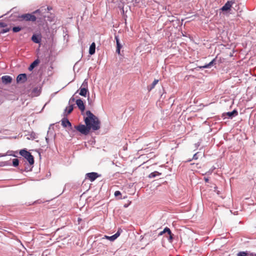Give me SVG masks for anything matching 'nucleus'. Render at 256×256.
<instances>
[{"label": "nucleus", "instance_id": "f257e3e1", "mask_svg": "<svg viewBox=\"0 0 256 256\" xmlns=\"http://www.w3.org/2000/svg\"><path fill=\"white\" fill-rule=\"evenodd\" d=\"M86 114L87 116L84 118V122L86 126L80 124L75 126V128L81 134L87 135L91 129L93 130H96L100 128V122L98 118L90 110H87Z\"/></svg>", "mask_w": 256, "mask_h": 256}, {"label": "nucleus", "instance_id": "f03ea898", "mask_svg": "<svg viewBox=\"0 0 256 256\" xmlns=\"http://www.w3.org/2000/svg\"><path fill=\"white\" fill-rule=\"evenodd\" d=\"M38 11L39 10H36L34 11L33 14H25L20 15L18 16V20L20 22L26 21L34 22L36 21V18L34 14H36Z\"/></svg>", "mask_w": 256, "mask_h": 256}, {"label": "nucleus", "instance_id": "7ed1b4c3", "mask_svg": "<svg viewBox=\"0 0 256 256\" xmlns=\"http://www.w3.org/2000/svg\"><path fill=\"white\" fill-rule=\"evenodd\" d=\"M20 154L26 159L30 165L34 164V158L29 152L24 149L20 151Z\"/></svg>", "mask_w": 256, "mask_h": 256}, {"label": "nucleus", "instance_id": "20e7f679", "mask_svg": "<svg viewBox=\"0 0 256 256\" xmlns=\"http://www.w3.org/2000/svg\"><path fill=\"white\" fill-rule=\"evenodd\" d=\"M79 90L80 95L84 96H86L88 94L89 95V92L88 88V82H86V80L83 82L82 86L80 88Z\"/></svg>", "mask_w": 256, "mask_h": 256}, {"label": "nucleus", "instance_id": "39448f33", "mask_svg": "<svg viewBox=\"0 0 256 256\" xmlns=\"http://www.w3.org/2000/svg\"><path fill=\"white\" fill-rule=\"evenodd\" d=\"M166 232L168 233V239L170 242H172L173 240V238H173V234L172 233V232L169 228L166 227V228H164V229L163 230V231L160 232L158 235L161 236L162 234L166 233Z\"/></svg>", "mask_w": 256, "mask_h": 256}, {"label": "nucleus", "instance_id": "423d86ee", "mask_svg": "<svg viewBox=\"0 0 256 256\" xmlns=\"http://www.w3.org/2000/svg\"><path fill=\"white\" fill-rule=\"evenodd\" d=\"M234 4H236L234 0L228 1L226 4H225L221 8V10L222 11H227L230 10V8Z\"/></svg>", "mask_w": 256, "mask_h": 256}, {"label": "nucleus", "instance_id": "0eeeda50", "mask_svg": "<svg viewBox=\"0 0 256 256\" xmlns=\"http://www.w3.org/2000/svg\"><path fill=\"white\" fill-rule=\"evenodd\" d=\"M86 178L89 179L91 182H94L100 176V175L96 172H92L86 174Z\"/></svg>", "mask_w": 256, "mask_h": 256}, {"label": "nucleus", "instance_id": "6e6552de", "mask_svg": "<svg viewBox=\"0 0 256 256\" xmlns=\"http://www.w3.org/2000/svg\"><path fill=\"white\" fill-rule=\"evenodd\" d=\"M27 80V76L26 74H20L16 78L18 83H24Z\"/></svg>", "mask_w": 256, "mask_h": 256}, {"label": "nucleus", "instance_id": "1a4fd4ad", "mask_svg": "<svg viewBox=\"0 0 256 256\" xmlns=\"http://www.w3.org/2000/svg\"><path fill=\"white\" fill-rule=\"evenodd\" d=\"M76 104L80 110L83 112L85 110V106L84 102L81 99H78L76 101Z\"/></svg>", "mask_w": 256, "mask_h": 256}, {"label": "nucleus", "instance_id": "9d476101", "mask_svg": "<svg viewBox=\"0 0 256 256\" xmlns=\"http://www.w3.org/2000/svg\"><path fill=\"white\" fill-rule=\"evenodd\" d=\"M2 80L3 83L8 84L12 82V78L9 76H2Z\"/></svg>", "mask_w": 256, "mask_h": 256}, {"label": "nucleus", "instance_id": "9b49d317", "mask_svg": "<svg viewBox=\"0 0 256 256\" xmlns=\"http://www.w3.org/2000/svg\"><path fill=\"white\" fill-rule=\"evenodd\" d=\"M62 125L64 127L66 128L67 126L71 127L72 124L70 121L67 118H62Z\"/></svg>", "mask_w": 256, "mask_h": 256}, {"label": "nucleus", "instance_id": "f8f14e48", "mask_svg": "<svg viewBox=\"0 0 256 256\" xmlns=\"http://www.w3.org/2000/svg\"><path fill=\"white\" fill-rule=\"evenodd\" d=\"M32 40L35 43L38 44L41 41V38L40 36L34 34L32 36Z\"/></svg>", "mask_w": 256, "mask_h": 256}, {"label": "nucleus", "instance_id": "ddd939ff", "mask_svg": "<svg viewBox=\"0 0 256 256\" xmlns=\"http://www.w3.org/2000/svg\"><path fill=\"white\" fill-rule=\"evenodd\" d=\"M95 50H96V44L94 42H92L90 47L89 54L91 55L94 54L95 53Z\"/></svg>", "mask_w": 256, "mask_h": 256}, {"label": "nucleus", "instance_id": "4468645a", "mask_svg": "<svg viewBox=\"0 0 256 256\" xmlns=\"http://www.w3.org/2000/svg\"><path fill=\"white\" fill-rule=\"evenodd\" d=\"M216 61V58L213 59L210 62H209L208 64H205L202 66H200V68H209L211 67L214 64V62Z\"/></svg>", "mask_w": 256, "mask_h": 256}, {"label": "nucleus", "instance_id": "2eb2a0df", "mask_svg": "<svg viewBox=\"0 0 256 256\" xmlns=\"http://www.w3.org/2000/svg\"><path fill=\"white\" fill-rule=\"evenodd\" d=\"M74 105L71 104L67 106L65 109V112H66V115L70 114L73 110Z\"/></svg>", "mask_w": 256, "mask_h": 256}, {"label": "nucleus", "instance_id": "dca6fc26", "mask_svg": "<svg viewBox=\"0 0 256 256\" xmlns=\"http://www.w3.org/2000/svg\"><path fill=\"white\" fill-rule=\"evenodd\" d=\"M39 60H35L30 66L28 70H32L35 66H36L39 63Z\"/></svg>", "mask_w": 256, "mask_h": 256}, {"label": "nucleus", "instance_id": "f3484780", "mask_svg": "<svg viewBox=\"0 0 256 256\" xmlns=\"http://www.w3.org/2000/svg\"><path fill=\"white\" fill-rule=\"evenodd\" d=\"M238 112L236 110H234L232 112H227L226 114L229 117L232 118L234 116L238 115Z\"/></svg>", "mask_w": 256, "mask_h": 256}, {"label": "nucleus", "instance_id": "a211bd4d", "mask_svg": "<svg viewBox=\"0 0 256 256\" xmlns=\"http://www.w3.org/2000/svg\"><path fill=\"white\" fill-rule=\"evenodd\" d=\"M105 238H106V239H108V240H110V241H114V240H115L114 238V236H104V238H102L101 239V240H104Z\"/></svg>", "mask_w": 256, "mask_h": 256}, {"label": "nucleus", "instance_id": "6ab92c4d", "mask_svg": "<svg viewBox=\"0 0 256 256\" xmlns=\"http://www.w3.org/2000/svg\"><path fill=\"white\" fill-rule=\"evenodd\" d=\"M19 164V160L17 158L13 159L12 160V165L16 167L18 166Z\"/></svg>", "mask_w": 256, "mask_h": 256}, {"label": "nucleus", "instance_id": "aec40b11", "mask_svg": "<svg viewBox=\"0 0 256 256\" xmlns=\"http://www.w3.org/2000/svg\"><path fill=\"white\" fill-rule=\"evenodd\" d=\"M22 29V28L21 27L15 26L12 28V31L14 32H20V30H21Z\"/></svg>", "mask_w": 256, "mask_h": 256}, {"label": "nucleus", "instance_id": "412c9836", "mask_svg": "<svg viewBox=\"0 0 256 256\" xmlns=\"http://www.w3.org/2000/svg\"><path fill=\"white\" fill-rule=\"evenodd\" d=\"M160 174L158 172H152L150 176H149V177L150 178H154L155 176H158V175H160Z\"/></svg>", "mask_w": 256, "mask_h": 256}, {"label": "nucleus", "instance_id": "4be33fe9", "mask_svg": "<svg viewBox=\"0 0 256 256\" xmlns=\"http://www.w3.org/2000/svg\"><path fill=\"white\" fill-rule=\"evenodd\" d=\"M158 80H154L151 85V88L150 90H151L152 88H154L155 86L158 83Z\"/></svg>", "mask_w": 256, "mask_h": 256}, {"label": "nucleus", "instance_id": "5701e85b", "mask_svg": "<svg viewBox=\"0 0 256 256\" xmlns=\"http://www.w3.org/2000/svg\"><path fill=\"white\" fill-rule=\"evenodd\" d=\"M248 253L245 252H240L238 254V256H248Z\"/></svg>", "mask_w": 256, "mask_h": 256}, {"label": "nucleus", "instance_id": "b1692460", "mask_svg": "<svg viewBox=\"0 0 256 256\" xmlns=\"http://www.w3.org/2000/svg\"><path fill=\"white\" fill-rule=\"evenodd\" d=\"M10 30V28H4L2 29L0 32V34H4V33H6V32H9Z\"/></svg>", "mask_w": 256, "mask_h": 256}, {"label": "nucleus", "instance_id": "393cba45", "mask_svg": "<svg viewBox=\"0 0 256 256\" xmlns=\"http://www.w3.org/2000/svg\"><path fill=\"white\" fill-rule=\"evenodd\" d=\"M120 235V230H118L113 235V236H114V239L116 240L117 238H118Z\"/></svg>", "mask_w": 256, "mask_h": 256}, {"label": "nucleus", "instance_id": "a878e982", "mask_svg": "<svg viewBox=\"0 0 256 256\" xmlns=\"http://www.w3.org/2000/svg\"><path fill=\"white\" fill-rule=\"evenodd\" d=\"M7 26V24L3 22H0V28H5Z\"/></svg>", "mask_w": 256, "mask_h": 256}, {"label": "nucleus", "instance_id": "bb28decb", "mask_svg": "<svg viewBox=\"0 0 256 256\" xmlns=\"http://www.w3.org/2000/svg\"><path fill=\"white\" fill-rule=\"evenodd\" d=\"M98 246H100V247H103L104 248H106V246L102 242H100L98 243Z\"/></svg>", "mask_w": 256, "mask_h": 256}, {"label": "nucleus", "instance_id": "cd10ccee", "mask_svg": "<svg viewBox=\"0 0 256 256\" xmlns=\"http://www.w3.org/2000/svg\"><path fill=\"white\" fill-rule=\"evenodd\" d=\"M121 195V193L120 191L117 190L114 192V196H119Z\"/></svg>", "mask_w": 256, "mask_h": 256}, {"label": "nucleus", "instance_id": "c85d7f7f", "mask_svg": "<svg viewBox=\"0 0 256 256\" xmlns=\"http://www.w3.org/2000/svg\"><path fill=\"white\" fill-rule=\"evenodd\" d=\"M198 152H196V154H195L194 156H193V159L194 160H197L198 159Z\"/></svg>", "mask_w": 256, "mask_h": 256}, {"label": "nucleus", "instance_id": "c756f323", "mask_svg": "<svg viewBox=\"0 0 256 256\" xmlns=\"http://www.w3.org/2000/svg\"><path fill=\"white\" fill-rule=\"evenodd\" d=\"M122 46L120 43V42H118V43H116V48H121Z\"/></svg>", "mask_w": 256, "mask_h": 256}, {"label": "nucleus", "instance_id": "7c9ffc66", "mask_svg": "<svg viewBox=\"0 0 256 256\" xmlns=\"http://www.w3.org/2000/svg\"><path fill=\"white\" fill-rule=\"evenodd\" d=\"M74 101H75V98L74 97H72L69 100V102L72 103V102H74Z\"/></svg>", "mask_w": 256, "mask_h": 256}, {"label": "nucleus", "instance_id": "2f4dec72", "mask_svg": "<svg viewBox=\"0 0 256 256\" xmlns=\"http://www.w3.org/2000/svg\"><path fill=\"white\" fill-rule=\"evenodd\" d=\"M114 38L116 40V42L118 43V42H119V39H118V36H115Z\"/></svg>", "mask_w": 256, "mask_h": 256}, {"label": "nucleus", "instance_id": "473e14b6", "mask_svg": "<svg viewBox=\"0 0 256 256\" xmlns=\"http://www.w3.org/2000/svg\"><path fill=\"white\" fill-rule=\"evenodd\" d=\"M120 48H116V52L118 54H120Z\"/></svg>", "mask_w": 256, "mask_h": 256}, {"label": "nucleus", "instance_id": "72a5a7b5", "mask_svg": "<svg viewBox=\"0 0 256 256\" xmlns=\"http://www.w3.org/2000/svg\"><path fill=\"white\" fill-rule=\"evenodd\" d=\"M37 90V88H35L34 89L33 92H35Z\"/></svg>", "mask_w": 256, "mask_h": 256}, {"label": "nucleus", "instance_id": "f704fd0d", "mask_svg": "<svg viewBox=\"0 0 256 256\" xmlns=\"http://www.w3.org/2000/svg\"><path fill=\"white\" fill-rule=\"evenodd\" d=\"M48 10H51V8H48Z\"/></svg>", "mask_w": 256, "mask_h": 256}, {"label": "nucleus", "instance_id": "c9c22d12", "mask_svg": "<svg viewBox=\"0 0 256 256\" xmlns=\"http://www.w3.org/2000/svg\"><path fill=\"white\" fill-rule=\"evenodd\" d=\"M208 180V179H206V181L207 182Z\"/></svg>", "mask_w": 256, "mask_h": 256}, {"label": "nucleus", "instance_id": "e433bc0d", "mask_svg": "<svg viewBox=\"0 0 256 256\" xmlns=\"http://www.w3.org/2000/svg\"><path fill=\"white\" fill-rule=\"evenodd\" d=\"M255 256H256V254H255Z\"/></svg>", "mask_w": 256, "mask_h": 256}]
</instances>
